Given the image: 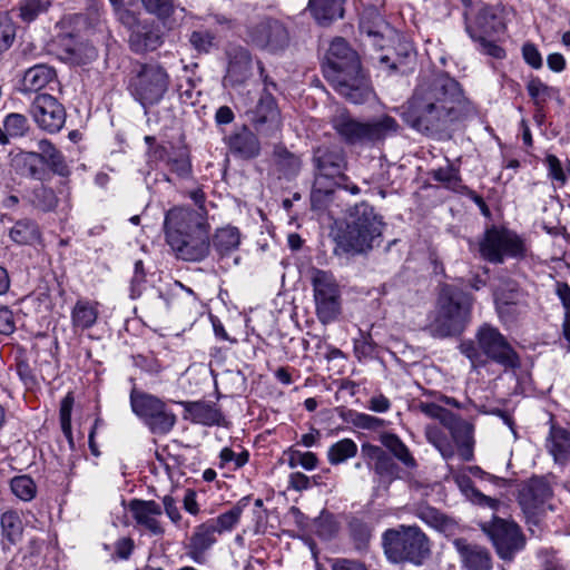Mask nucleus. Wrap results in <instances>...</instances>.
<instances>
[{
  "mask_svg": "<svg viewBox=\"0 0 570 570\" xmlns=\"http://www.w3.org/2000/svg\"><path fill=\"white\" fill-rule=\"evenodd\" d=\"M3 127L13 138L26 136L30 129L28 118L19 112L8 114L3 119Z\"/></svg>",
  "mask_w": 570,
  "mask_h": 570,
  "instance_id": "obj_53",
  "label": "nucleus"
},
{
  "mask_svg": "<svg viewBox=\"0 0 570 570\" xmlns=\"http://www.w3.org/2000/svg\"><path fill=\"white\" fill-rule=\"evenodd\" d=\"M189 42L198 52L207 53L215 45V36L207 30H196L190 33Z\"/></svg>",
  "mask_w": 570,
  "mask_h": 570,
  "instance_id": "obj_57",
  "label": "nucleus"
},
{
  "mask_svg": "<svg viewBox=\"0 0 570 570\" xmlns=\"http://www.w3.org/2000/svg\"><path fill=\"white\" fill-rule=\"evenodd\" d=\"M384 553L394 563L421 564L430 553L429 539L417 525L401 524L382 535Z\"/></svg>",
  "mask_w": 570,
  "mask_h": 570,
  "instance_id": "obj_6",
  "label": "nucleus"
},
{
  "mask_svg": "<svg viewBox=\"0 0 570 570\" xmlns=\"http://www.w3.org/2000/svg\"><path fill=\"white\" fill-rule=\"evenodd\" d=\"M170 77L157 63H144L132 72L128 81L131 97L145 109L157 106L169 89Z\"/></svg>",
  "mask_w": 570,
  "mask_h": 570,
  "instance_id": "obj_7",
  "label": "nucleus"
},
{
  "mask_svg": "<svg viewBox=\"0 0 570 570\" xmlns=\"http://www.w3.org/2000/svg\"><path fill=\"white\" fill-rule=\"evenodd\" d=\"M9 237L19 246H35L41 243V230L35 220L22 218L9 229Z\"/></svg>",
  "mask_w": 570,
  "mask_h": 570,
  "instance_id": "obj_32",
  "label": "nucleus"
},
{
  "mask_svg": "<svg viewBox=\"0 0 570 570\" xmlns=\"http://www.w3.org/2000/svg\"><path fill=\"white\" fill-rule=\"evenodd\" d=\"M351 423L363 430L376 431L382 429L385 425V421L383 419L362 413L356 411L350 412Z\"/></svg>",
  "mask_w": 570,
  "mask_h": 570,
  "instance_id": "obj_56",
  "label": "nucleus"
},
{
  "mask_svg": "<svg viewBox=\"0 0 570 570\" xmlns=\"http://www.w3.org/2000/svg\"><path fill=\"white\" fill-rule=\"evenodd\" d=\"M57 73L52 67L47 65H36L24 71L20 83V92L38 94L51 82L56 81Z\"/></svg>",
  "mask_w": 570,
  "mask_h": 570,
  "instance_id": "obj_27",
  "label": "nucleus"
},
{
  "mask_svg": "<svg viewBox=\"0 0 570 570\" xmlns=\"http://www.w3.org/2000/svg\"><path fill=\"white\" fill-rule=\"evenodd\" d=\"M1 547L10 551L22 538L23 524L18 512L9 510L0 515Z\"/></svg>",
  "mask_w": 570,
  "mask_h": 570,
  "instance_id": "obj_30",
  "label": "nucleus"
},
{
  "mask_svg": "<svg viewBox=\"0 0 570 570\" xmlns=\"http://www.w3.org/2000/svg\"><path fill=\"white\" fill-rule=\"evenodd\" d=\"M129 511L138 527L144 528L153 535H163L165 529L159 521L163 508L154 500L132 499L129 502Z\"/></svg>",
  "mask_w": 570,
  "mask_h": 570,
  "instance_id": "obj_20",
  "label": "nucleus"
},
{
  "mask_svg": "<svg viewBox=\"0 0 570 570\" xmlns=\"http://www.w3.org/2000/svg\"><path fill=\"white\" fill-rule=\"evenodd\" d=\"M13 166L22 175L37 178L40 175V156L36 151H22L14 156Z\"/></svg>",
  "mask_w": 570,
  "mask_h": 570,
  "instance_id": "obj_46",
  "label": "nucleus"
},
{
  "mask_svg": "<svg viewBox=\"0 0 570 570\" xmlns=\"http://www.w3.org/2000/svg\"><path fill=\"white\" fill-rule=\"evenodd\" d=\"M417 517L430 527L440 531L450 529L453 523L450 518L431 507L421 508L417 511Z\"/></svg>",
  "mask_w": 570,
  "mask_h": 570,
  "instance_id": "obj_52",
  "label": "nucleus"
},
{
  "mask_svg": "<svg viewBox=\"0 0 570 570\" xmlns=\"http://www.w3.org/2000/svg\"><path fill=\"white\" fill-rule=\"evenodd\" d=\"M521 292L514 283H505L494 293V303L501 317L510 314L512 308L520 303Z\"/></svg>",
  "mask_w": 570,
  "mask_h": 570,
  "instance_id": "obj_40",
  "label": "nucleus"
},
{
  "mask_svg": "<svg viewBox=\"0 0 570 570\" xmlns=\"http://www.w3.org/2000/svg\"><path fill=\"white\" fill-rule=\"evenodd\" d=\"M12 493L20 500L29 502L37 494V485L28 475L14 476L10 482Z\"/></svg>",
  "mask_w": 570,
  "mask_h": 570,
  "instance_id": "obj_49",
  "label": "nucleus"
},
{
  "mask_svg": "<svg viewBox=\"0 0 570 570\" xmlns=\"http://www.w3.org/2000/svg\"><path fill=\"white\" fill-rule=\"evenodd\" d=\"M504 24L490 7L482 8L472 24L466 26V32H478L481 37H492L503 31Z\"/></svg>",
  "mask_w": 570,
  "mask_h": 570,
  "instance_id": "obj_31",
  "label": "nucleus"
},
{
  "mask_svg": "<svg viewBox=\"0 0 570 570\" xmlns=\"http://www.w3.org/2000/svg\"><path fill=\"white\" fill-rule=\"evenodd\" d=\"M384 223L374 208L361 203L351 208L345 226L335 235V253L366 254L381 242Z\"/></svg>",
  "mask_w": 570,
  "mask_h": 570,
  "instance_id": "obj_5",
  "label": "nucleus"
},
{
  "mask_svg": "<svg viewBox=\"0 0 570 570\" xmlns=\"http://www.w3.org/2000/svg\"><path fill=\"white\" fill-rule=\"evenodd\" d=\"M98 303L78 299L71 309V325L75 331L91 328L98 320Z\"/></svg>",
  "mask_w": 570,
  "mask_h": 570,
  "instance_id": "obj_34",
  "label": "nucleus"
},
{
  "mask_svg": "<svg viewBox=\"0 0 570 570\" xmlns=\"http://www.w3.org/2000/svg\"><path fill=\"white\" fill-rule=\"evenodd\" d=\"M29 111L38 128L48 134H58L66 124L65 106L49 94H38L31 101Z\"/></svg>",
  "mask_w": 570,
  "mask_h": 570,
  "instance_id": "obj_17",
  "label": "nucleus"
},
{
  "mask_svg": "<svg viewBox=\"0 0 570 570\" xmlns=\"http://www.w3.org/2000/svg\"><path fill=\"white\" fill-rule=\"evenodd\" d=\"M163 43L159 31L148 24L137 23L129 36L130 49L136 53L154 51Z\"/></svg>",
  "mask_w": 570,
  "mask_h": 570,
  "instance_id": "obj_28",
  "label": "nucleus"
},
{
  "mask_svg": "<svg viewBox=\"0 0 570 570\" xmlns=\"http://www.w3.org/2000/svg\"><path fill=\"white\" fill-rule=\"evenodd\" d=\"M527 250L524 239L504 227L488 228L479 243L481 257L492 264H501L505 258L522 259Z\"/></svg>",
  "mask_w": 570,
  "mask_h": 570,
  "instance_id": "obj_10",
  "label": "nucleus"
},
{
  "mask_svg": "<svg viewBox=\"0 0 570 570\" xmlns=\"http://www.w3.org/2000/svg\"><path fill=\"white\" fill-rule=\"evenodd\" d=\"M333 127L348 144L381 140L399 130L397 121L386 115L370 122H361L347 114H340L334 117Z\"/></svg>",
  "mask_w": 570,
  "mask_h": 570,
  "instance_id": "obj_9",
  "label": "nucleus"
},
{
  "mask_svg": "<svg viewBox=\"0 0 570 570\" xmlns=\"http://www.w3.org/2000/svg\"><path fill=\"white\" fill-rule=\"evenodd\" d=\"M257 67L265 83V88L256 106L248 111V118L257 132L269 136L278 131L282 125L281 112L276 100L273 95L267 91L268 86L275 88L276 85L268 80V76L265 75V69L261 61L257 62Z\"/></svg>",
  "mask_w": 570,
  "mask_h": 570,
  "instance_id": "obj_15",
  "label": "nucleus"
},
{
  "mask_svg": "<svg viewBox=\"0 0 570 570\" xmlns=\"http://www.w3.org/2000/svg\"><path fill=\"white\" fill-rule=\"evenodd\" d=\"M527 91L534 106H543L559 95V90L543 82L539 77L532 76L527 83Z\"/></svg>",
  "mask_w": 570,
  "mask_h": 570,
  "instance_id": "obj_42",
  "label": "nucleus"
},
{
  "mask_svg": "<svg viewBox=\"0 0 570 570\" xmlns=\"http://www.w3.org/2000/svg\"><path fill=\"white\" fill-rule=\"evenodd\" d=\"M453 480L460 491L465 495L468 500L479 505H487L493 510L498 509L500 501L490 497H487L480 492L474 485L472 480L463 472L453 473Z\"/></svg>",
  "mask_w": 570,
  "mask_h": 570,
  "instance_id": "obj_38",
  "label": "nucleus"
},
{
  "mask_svg": "<svg viewBox=\"0 0 570 570\" xmlns=\"http://www.w3.org/2000/svg\"><path fill=\"white\" fill-rule=\"evenodd\" d=\"M316 315L322 324L334 322L341 314V289L331 272L314 268L311 274Z\"/></svg>",
  "mask_w": 570,
  "mask_h": 570,
  "instance_id": "obj_12",
  "label": "nucleus"
},
{
  "mask_svg": "<svg viewBox=\"0 0 570 570\" xmlns=\"http://www.w3.org/2000/svg\"><path fill=\"white\" fill-rule=\"evenodd\" d=\"M472 306L471 294L449 284L442 285L426 330L438 338L460 335L471 321Z\"/></svg>",
  "mask_w": 570,
  "mask_h": 570,
  "instance_id": "obj_4",
  "label": "nucleus"
},
{
  "mask_svg": "<svg viewBox=\"0 0 570 570\" xmlns=\"http://www.w3.org/2000/svg\"><path fill=\"white\" fill-rule=\"evenodd\" d=\"M381 443L391 452L392 458L400 461L410 472L416 470L417 462L407 445L394 433L385 432L380 436Z\"/></svg>",
  "mask_w": 570,
  "mask_h": 570,
  "instance_id": "obj_35",
  "label": "nucleus"
},
{
  "mask_svg": "<svg viewBox=\"0 0 570 570\" xmlns=\"http://www.w3.org/2000/svg\"><path fill=\"white\" fill-rule=\"evenodd\" d=\"M239 244V230L233 226L218 228L213 237V246L220 256L228 255L236 250Z\"/></svg>",
  "mask_w": 570,
  "mask_h": 570,
  "instance_id": "obj_41",
  "label": "nucleus"
},
{
  "mask_svg": "<svg viewBox=\"0 0 570 570\" xmlns=\"http://www.w3.org/2000/svg\"><path fill=\"white\" fill-rule=\"evenodd\" d=\"M453 546L466 570H491L492 558L488 549L471 544L464 539H455Z\"/></svg>",
  "mask_w": 570,
  "mask_h": 570,
  "instance_id": "obj_22",
  "label": "nucleus"
},
{
  "mask_svg": "<svg viewBox=\"0 0 570 570\" xmlns=\"http://www.w3.org/2000/svg\"><path fill=\"white\" fill-rule=\"evenodd\" d=\"M35 207L42 212H51L57 207L58 198L51 188L40 186L33 190Z\"/></svg>",
  "mask_w": 570,
  "mask_h": 570,
  "instance_id": "obj_54",
  "label": "nucleus"
},
{
  "mask_svg": "<svg viewBox=\"0 0 570 570\" xmlns=\"http://www.w3.org/2000/svg\"><path fill=\"white\" fill-rule=\"evenodd\" d=\"M419 409L426 416L440 421L449 430L461 460L465 462L473 460L474 440L472 424L433 402H421Z\"/></svg>",
  "mask_w": 570,
  "mask_h": 570,
  "instance_id": "obj_11",
  "label": "nucleus"
},
{
  "mask_svg": "<svg viewBox=\"0 0 570 570\" xmlns=\"http://www.w3.org/2000/svg\"><path fill=\"white\" fill-rule=\"evenodd\" d=\"M38 147V156H40L41 164L48 165L59 176H67L69 174L63 155L49 140H40Z\"/></svg>",
  "mask_w": 570,
  "mask_h": 570,
  "instance_id": "obj_39",
  "label": "nucleus"
},
{
  "mask_svg": "<svg viewBox=\"0 0 570 570\" xmlns=\"http://www.w3.org/2000/svg\"><path fill=\"white\" fill-rule=\"evenodd\" d=\"M479 350L492 362L504 368L520 366V357L508 340L497 327L484 324L475 334Z\"/></svg>",
  "mask_w": 570,
  "mask_h": 570,
  "instance_id": "obj_14",
  "label": "nucleus"
},
{
  "mask_svg": "<svg viewBox=\"0 0 570 570\" xmlns=\"http://www.w3.org/2000/svg\"><path fill=\"white\" fill-rule=\"evenodd\" d=\"M53 0H20L18 17L24 23L33 22L40 14L48 12Z\"/></svg>",
  "mask_w": 570,
  "mask_h": 570,
  "instance_id": "obj_45",
  "label": "nucleus"
},
{
  "mask_svg": "<svg viewBox=\"0 0 570 570\" xmlns=\"http://www.w3.org/2000/svg\"><path fill=\"white\" fill-rule=\"evenodd\" d=\"M547 168H548V175L551 179L558 181L559 184L563 185L566 183V175L563 171V168L561 166V163L559 158L554 155H548L544 160Z\"/></svg>",
  "mask_w": 570,
  "mask_h": 570,
  "instance_id": "obj_64",
  "label": "nucleus"
},
{
  "mask_svg": "<svg viewBox=\"0 0 570 570\" xmlns=\"http://www.w3.org/2000/svg\"><path fill=\"white\" fill-rule=\"evenodd\" d=\"M130 406L153 434L166 435L177 423V416L173 410L156 395L132 389Z\"/></svg>",
  "mask_w": 570,
  "mask_h": 570,
  "instance_id": "obj_8",
  "label": "nucleus"
},
{
  "mask_svg": "<svg viewBox=\"0 0 570 570\" xmlns=\"http://www.w3.org/2000/svg\"><path fill=\"white\" fill-rule=\"evenodd\" d=\"M273 163L276 170L285 178L295 177L302 166L301 158L291 153L285 146L276 145L273 151Z\"/></svg>",
  "mask_w": 570,
  "mask_h": 570,
  "instance_id": "obj_37",
  "label": "nucleus"
},
{
  "mask_svg": "<svg viewBox=\"0 0 570 570\" xmlns=\"http://www.w3.org/2000/svg\"><path fill=\"white\" fill-rule=\"evenodd\" d=\"M166 165L180 177H186L190 173V161L185 151H178L168 156Z\"/></svg>",
  "mask_w": 570,
  "mask_h": 570,
  "instance_id": "obj_59",
  "label": "nucleus"
},
{
  "mask_svg": "<svg viewBox=\"0 0 570 570\" xmlns=\"http://www.w3.org/2000/svg\"><path fill=\"white\" fill-rule=\"evenodd\" d=\"M551 489L543 478L530 479L519 492V503L525 515L529 530L540 533L542 517L547 511V502L551 498Z\"/></svg>",
  "mask_w": 570,
  "mask_h": 570,
  "instance_id": "obj_13",
  "label": "nucleus"
},
{
  "mask_svg": "<svg viewBox=\"0 0 570 570\" xmlns=\"http://www.w3.org/2000/svg\"><path fill=\"white\" fill-rule=\"evenodd\" d=\"M75 399L72 396V393L69 392L67 395L61 400L60 403V424L63 434L67 438H71V412L73 406Z\"/></svg>",
  "mask_w": 570,
  "mask_h": 570,
  "instance_id": "obj_60",
  "label": "nucleus"
},
{
  "mask_svg": "<svg viewBox=\"0 0 570 570\" xmlns=\"http://www.w3.org/2000/svg\"><path fill=\"white\" fill-rule=\"evenodd\" d=\"M361 451L367 465L374 471L379 487L384 491H387L395 480H402L410 474L402 473L394 459L379 445L364 443Z\"/></svg>",
  "mask_w": 570,
  "mask_h": 570,
  "instance_id": "obj_18",
  "label": "nucleus"
},
{
  "mask_svg": "<svg viewBox=\"0 0 570 570\" xmlns=\"http://www.w3.org/2000/svg\"><path fill=\"white\" fill-rule=\"evenodd\" d=\"M348 530L358 548L365 546L371 538L370 527L361 519L353 518L348 523Z\"/></svg>",
  "mask_w": 570,
  "mask_h": 570,
  "instance_id": "obj_58",
  "label": "nucleus"
},
{
  "mask_svg": "<svg viewBox=\"0 0 570 570\" xmlns=\"http://www.w3.org/2000/svg\"><path fill=\"white\" fill-rule=\"evenodd\" d=\"M336 188L347 189L345 183L326 180L323 177H315L311 191V206L316 212H332Z\"/></svg>",
  "mask_w": 570,
  "mask_h": 570,
  "instance_id": "obj_26",
  "label": "nucleus"
},
{
  "mask_svg": "<svg viewBox=\"0 0 570 570\" xmlns=\"http://www.w3.org/2000/svg\"><path fill=\"white\" fill-rule=\"evenodd\" d=\"M430 176L433 180L443 184L449 189L458 190L461 187L460 173L449 161L445 167L432 169Z\"/></svg>",
  "mask_w": 570,
  "mask_h": 570,
  "instance_id": "obj_47",
  "label": "nucleus"
},
{
  "mask_svg": "<svg viewBox=\"0 0 570 570\" xmlns=\"http://www.w3.org/2000/svg\"><path fill=\"white\" fill-rule=\"evenodd\" d=\"M307 8L321 26L330 24L344 13L343 0H308Z\"/></svg>",
  "mask_w": 570,
  "mask_h": 570,
  "instance_id": "obj_33",
  "label": "nucleus"
},
{
  "mask_svg": "<svg viewBox=\"0 0 570 570\" xmlns=\"http://www.w3.org/2000/svg\"><path fill=\"white\" fill-rule=\"evenodd\" d=\"M314 532L323 540L334 538L340 529L338 522L335 517L328 512H322L320 517L314 520Z\"/></svg>",
  "mask_w": 570,
  "mask_h": 570,
  "instance_id": "obj_48",
  "label": "nucleus"
},
{
  "mask_svg": "<svg viewBox=\"0 0 570 570\" xmlns=\"http://www.w3.org/2000/svg\"><path fill=\"white\" fill-rule=\"evenodd\" d=\"M166 242L176 256L186 262H202L210 249L209 225L206 217L194 209L175 207L164 222Z\"/></svg>",
  "mask_w": 570,
  "mask_h": 570,
  "instance_id": "obj_3",
  "label": "nucleus"
},
{
  "mask_svg": "<svg viewBox=\"0 0 570 570\" xmlns=\"http://www.w3.org/2000/svg\"><path fill=\"white\" fill-rule=\"evenodd\" d=\"M228 145L234 154L243 158H254L261 150L258 138L247 128H243L240 131L230 135Z\"/></svg>",
  "mask_w": 570,
  "mask_h": 570,
  "instance_id": "obj_36",
  "label": "nucleus"
},
{
  "mask_svg": "<svg viewBox=\"0 0 570 570\" xmlns=\"http://www.w3.org/2000/svg\"><path fill=\"white\" fill-rule=\"evenodd\" d=\"M145 11L166 22L175 12L174 0H140Z\"/></svg>",
  "mask_w": 570,
  "mask_h": 570,
  "instance_id": "obj_50",
  "label": "nucleus"
},
{
  "mask_svg": "<svg viewBox=\"0 0 570 570\" xmlns=\"http://www.w3.org/2000/svg\"><path fill=\"white\" fill-rule=\"evenodd\" d=\"M243 513V507L237 504L234 505L228 511L222 513L215 519H209V522L214 523V528H216V531L218 534H222L224 532L232 531L235 525L238 523L240 515Z\"/></svg>",
  "mask_w": 570,
  "mask_h": 570,
  "instance_id": "obj_51",
  "label": "nucleus"
},
{
  "mask_svg": "<svg viewBox=\"0 0 570 570\" xmlns=\"http://www.w3.org/2000/svg\"><path fill=\"white\" fill-rule=\"evenodd\" d=\"M17 27L8 13L0 14V51L8 50L14 42Z\"/></svg>",
  "mask_w": 570,
  "mask_h": 570,
  "instance_id": "obj_55",
  "label": "nucleus"
},
{
  "mask_svg": "<svg viewBox=\"0 0 570 570\" xmlns=\"http://www.w3.org/2000/svg\"><path fill=\"white\" fill-rule=\"evenodd\" d=\"M357 449L354 440L344 438L328 448L326 453L327 461L332 465L345 463L347 460L356 456Z\"/></svg>",
  "mask_w": 570,
  "mask_h": 570,
  "instance_id": "obj_43",
  "label": "nucleus"
},
{
  "mask_svg": "<svg viewBox=\"0 0 570 570\" xmlns=\"http://www.w3.org/2000/svg\"><path fill=\"white\" fill-rule=\"evenodd\" d=\"M522 57L533 69L542 68V56L534 43L527 42L522 46Z\"/></svg>",
  "mask_w": 570,
  "mask_h": 570,
  "instance_id": "obj_63",
  "label": "nucleus"
},
{
  "mask_svg": "<svg viewBox=\"0 0 570 570\" xmlns=\"http://www.w3.org/2000/svg\"><path fill=\"white\" fill-rule=\"evenodd\" d=\"M484 532L490 537L498 556L503 560H512L514 554L524 547V537L514 521L493 518L483 525Z\"/></svg>",
  "mask_w": 570,
  "mask_h": 570,
  "instance_id": "obj_16",
  "label": "nucleus"
},
{
  "mask_svg": "<svg viewBox=\"0 0 570 570\" xmlns=\"http://www.w3.org/2000/svg\"><path fill=\"white\" fill-rule=\"evenodd\" d=\"M317 174L326 180L345 183L347 177L343 174L344 159L341 153L318 149L314 157Z\"/></svg>",
  "mask_w": 570,
  "mask_h": 570,
  "instance_id": "obj_24",
  "label": "nucleus"
},
{
  "mask_svg": "<svg viewBox=\"0 0 570 570\" xmlns=\"http://www.w3.org/2000/svg\"><path fill=\"white\" fill-rule=\"evenodd\" d=\"M253 45L272 52L284 49L288 42V32L284 24L273 18L265 17L248 30Z\"/></svg>",
  "mask_w": 570,
  "mask_h": 570,
  "instance_id": "obj_19",
  "label": "nucleus"
},
{
  "mask_svg": "<svg viewBox=\"0 0 570 570\" xmlns=\"http://www.w3.org/2000/svg\"><path fill=\"white\" fill-rule=\"evenodd\" d=\"M217 531L214 528V523L208 520L197 527H195L189 542L186 546V554L189 559L198 564L205 562L206 552L216 543Z\"/></svg>",
  "mask_w": 570,
  "mask_h": 570,
  "instance_id": "obj_21",
  "label": "nucleus"
},
{
  "mask_svg": "<svg viewBox=\"0 0 570 570\" xmlns=\"http://www.w3.org/2000/svg\"><path fill=\"white\" fill-rule=\"evenodd\" d=\"M180 404L184 406L189 419L195 424L205 426H220L225 422V417L219 407L212 402L206 401H183Z\"/></svg>",
  "mask_w": 570,
  "mask_h": 570,
  "instance_id": "obj_23",
  "label": "nucleus"
},
{
  "mask_svg": "<svg viewBox=\"0 0 570 570\" xmlns=\"http://www.w3.org/2000/svg\"><path fill=\"white\" fill-rule=\"evenodd\" d=\"M474 112L471 101L454 78L433 73L419 80L402 115L416 131L441 138L455 122Z\"/></svg>",
  "mask_w": 570,
  "mask_h": 570,
  "instance_id": "obj_1",
  "label": "nucleus"
},
{
  "mask_svg": "<svg viewBox=\"0 0 570 570\" xmlns=\"http://www.w3.org/2000/svg\"><path fill=\"white\" fill-rule=\"evenodd\" d=\"M253 60L248 50L244 48L234 49L227 72L224 77V83L236 87L243 85L252 76Z\"/></svg>",
  "mask_w": 570,
  "mask_h": 570,
  "instance_id": "obj_25",
  "label": "nucleus"
},
{
  "mask_svg": "<svg viewBox=\"0 0 570 570\" xmlns=\"http://www.w3.org/2000/svg\"><path fill=\"white\" fill-rule=\"evenodd\" d=\"M424 434L426 441L440 452L444 460H450L454 456L455 451L451 441L438 425H426Z\"/></svg>",
  "mask_w": 570,
  "mask_h": 570,
  "instance_id": "obj_44",
  "label": "nucleus"
},
{
  "mask_svg": "<svg viewBox=\"0 0 570 570\" xmlns=\"http://www.w3.org/2000/svg\"><path fill=\"white\" fill-rule=\"evenodd\" d=\"M550 422L551 426L547 439V446L554 461L563 464L570 458V431L556 425L552 419Z\"/></svg>",
  "mask_w": 570,
  "mask_h": 570,
  "instance_id": "obj_29",
  "label": "nucleus"
},
{
  "mask_svg": "<svg viewBox=\"0 0 570 570\" xmlns=\"http://www.w3.org/2000/svg\"><path fill=\"white\" fill-rule=\"evenodd\" d=\"M323 73L333 89L353 104H363L372 95L370 79L361 67L358 55L343 38L331 42Z\"/></svg>",
  "mask_w": 570,
  "mask_h": 570,
  "instance_id": "obj_2",
  "label": "nucleus"
},
{
  "mask_svg": "<svg viewBox=\"0 0 570 570\" xmlns=\"http://www.w3.org/2000/svg\"><path fill=\"white\" fill-rule=\"evenodd\" d=\"M471 38L473 41L479 43V49L495 59H503L505 57V51L502 47L498 46L495 42L489 40V37H481L478 32L471 31Z\"/></svg>",
  "mask_w": 570,
  "mask_h": 570,
  "instance_id": "obj_61",
  "label": "nucleus"
},
{
  "mask_svg": "<svg viewBox=\"0 0 570 570\" xmlns=\"http://www.w3.org/2000/svg\"><path fill=\"white\" fill-rule=\"evenodd\" d=\"M248 459L249 454L246 450L236 454L230 448H224L219 452V468H225L226 464L233 462L234 469L236 470L244 466L248 462Z\"/></svg>",
  "mask_w": 570,
  "mask_h": 570,
  "instance_id": "obj_62",
  "label": "nucleus"
}]
</instances>
